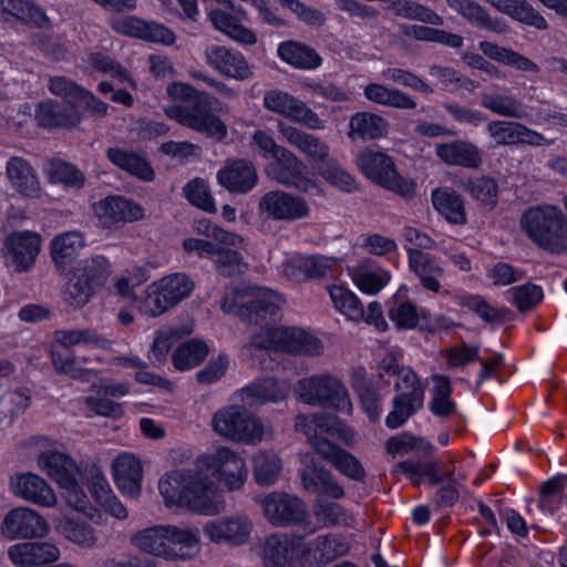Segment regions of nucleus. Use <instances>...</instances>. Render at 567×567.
Instances as JSON below:
<instances>
[{"label":"nucleus","mask_w":567,"mask_h":567,"mask_svg":"<svg viewBox=\"0 0 567 567\" xmlns=\"http://www.w3.org/2000/svg\"><path fill=\"white\" fill-rule=\"evenodd\" d=\"M264 106L292 122L310 130L324 128V122L300 99L280 91L271 90L264 95Z\"/></svg>","instance_id":"22"},{"label":"nucleus","mask_w":567,"mask_h":567,"mask_svg":"<svg viewBox=\"0 0 567 567\" xmlns=\"http://www.w3.org/2000/svg\"><path fill=\"white\" fill-rule=\"evenodd\" d=\"M302 463L301 481L307 492L334 499L343 496V488L334 482L329 472L315 462L312 456L305 455Z\"/></svg>","instance_id":"31"},{"label":"nucleus","mask_w":567,"mask_h":567,"mask_svg":"<svg viewBox=\"0 0 567 567\" xmlns=\"http://www.w3.org/2000/svg\"><path fill=\"white\" fill-rule=\"evenodd\" d=\"M183 249L188 255L212 260L218 272L224 276L243 274L248 267L238 248L210 238H186L183 240Z\"/></svg>","instance_id":"18"},{"label":"nucleus","mask_w":567,"mask_h":567,"mask_svg":"<svg viewBox=\"0 0 567 567\" xmlns=\"http://www.w3.org/2000/svg\"><path fill=\"white\" fill-rule=\"evenodd\" d=\"M12 19L38 27L49 24L48 16L33 0H0V20L10 21Z\"/></svg>","instance_id":"43"},{"label":"nucleus","mask_w":567,"mask_h":567,"mask_svg":"<svg viewBox=\"0 0 567 567\" xmlns=\"http://www.w3.org/2000/svg\"><path fill=\"white\" fill-rule=\"evenodd\" d=\"M131 385L128 382H115L106 378H97L93 381L91 393L85 396V406L95 415L117 419L124 414L122 403L114 401L127 395Z\"/></svg>","instance_id":"21"},{"label":"nucleus","mask_w":567,"mask_h":567,"mask_svg":"<svg viewBox=\"0 0 567 567\" xmlns=\"http://www.w3.org/2000/svg\"><path fill=\"white\" fill-rule=\"evenodd\" d=\"M392 11L395 16L416 20L423 23L441 27L444 19L431 8L413 0H396L392 3Z\"/></svg>","instance_id":"56"},{"label":"nucleus","mask_w":567,"mask_h":567,"mask_svg":"<svg viewBox=\"0 0 567 567\" xmlns=\"http://www.w3.org/2000/svg\"><path fill=\"white\" fill-rule=\"evenodd\" d=\"M258 213L265 219L292 221L308 216L309 207L300 196L285 190H269L260 197Z\"/></svg>","instance_id":"23"},{"label":"nucleus","mask_w":567,"mask_h":567,"mask_svg":"<svg viewBox=\"0 0 567 567\" xmlns=\"http://www.w3.org/2000/svg\"><path fill=\"white\" fill-rule=\"evenodd\" d=\"M93 214L101 226L112 228L142 219L144 209L140 204L126 197L113 195L95 203Z\"/></svg>","instance_id":"26"},{"label":"nucleus","mask_w":567,"mask_h":567,"mask_svg":"<svg viewBox=\"0 0 567 567\" xmlns=\"http://www.w3.org/2000/svg\"><path fill=\"white\" fill-rule=\"evenodd\" d=\"M43 173L51 183H62L72 188H81L84 185L83 173L62 159L48 161L43 166Z\"/></svg>","instance_id":"55"},{"label":"nucleus","mask_w":567,"mask_h":567,"mask_svg":"<svg viewBox=\"0 0 567 567\" xmlns=\"http://www.w3.org/2000/svg\"><path fill=\"white\" fill-rule=\"evenodd\" d=\"M277 53L282 62L300 70H316L322 63L316 50L296 41L281 42Z\"/></svg>","instance_id":"44"},{"label":"nucleus","mask_w":567,"mask_h":567,"mask_svg":"<svg viewBox=\"0 0 567 567\" xmlns=\"http://www.w3.org/2000/svg\"><path fill=\"white\" fill-rule=\"evenodd\" d=\"M209 348L205 341L192 339L179 344L172 354L176 370L187 371L198 365L208 354Z\"/></svg>","instance_id":"52"},{"label":"nucleus","mask_w":567,"mask_h":567,"mask_svg":"<svg viewBox=\"0 0 567 567\" xmlns=\"http://www.w3.org/2000/svg\"><path fill=\"white\" fill-rule=\"evenodd\" d=\"M358 164L361 173L373 184L405 199L415 195V182L401 175L395 162L388 154L368 150L360 154Z\"/></svg>","instance_id":"13"},{"label":"nucleus","mask_w":567,"mask_h":567,"mask_svg":"<svg viewBox=\"0 0 567 567\" xmlns=\"http://www.w3.org/2000/svg\"><path fill=\"white\" fill-rule=\"evenodd\" d=\"M107 157L115 166L142 181L150 182L154 178L153 168L138 154L118 147H111L107 150Z\"/></svg>","instance_id":"48"},{"label":"nucleus","mask_w":567,"mask_h":567,"mask_svg":"<svg viewBox=\"0 0 567 567\" xmlns=\"http://www.w3.org/2000/svg\"><path fill=\"white\" fill-rule=\"evenodd\" d=\"M364 95L374 103L404 110H413L416 102L409 94L396 90L388 89L381 84H369L364 87Z\"/></svg>","instance_id":"53"},{"label":"nucleus","mask_w":567,"mask_h":567,"mask_svg":"<svg viewBox=\"0 0 567 567\" xmlns=\"http://www.w3.org/2000/svg\"><path fill=\"white\" fill-rule=\"evenodd\" d=\"M3 532H48L44 518L28 507L10 511L3 520Z\"/></svg>","instance_id":"50"},{"label":"nucleus","mask_w":567,"mask_h":567,"mask_svg":"<svg viewBox=\"0 0 567 567\" xmlns=\"http://www.w3.org/2000/svg\"><path fill=\"white\" fill-rule=\"evenodd\" d=\"M166 91L171 99L187 103L164 107L168 118L216 140H223L226 136V125L210 112L209 94L183 82L168 84Z\"/></svg>","instance_id":"5"},{"label":"nucleus","mask_w":567,"mask_h":567,"mask_svg":"<svg viewBox=\"0 0 567 567\" xmlns=\"http://www.w3.org/2000/svg\"><path fill=\"white\" fill-rule=\"evenodd\" d=\"M305 164L291 151L286 148L277 159L268 164L267 175L277 183L293 187L300 192L319 195L321 188L318 183L305 174Z\"/></svg>","instance_id":"20"},{"label":"nucleus","mask_w":567,"mask_h":567,"mask_svg":"<svg viewBox=\"0 0 567 567\" xmlns=\"http://www.w3.org/2000/svg\"><path fill=\"white\" fill-rule=\"evenodd\" d=\"M248 478L245 457L234 449L218 445L199 453L190 467L174 468L158 481V491L167 506L216 516L226 507L223 489L239 491Z\"/></svg>","instance_id":"1"},{"label":"nucleus","mask_w":567,"mask_h":567,"mask_svg":"<svg viewBox=\"0 0 567 567\" xmlns=\"http://www.w3.org/2000/svg\"><path fill=\"white\" fill-rule=\"evenodd\" d=\"M82 118V112L72 103L45 100L35 109V121L42 127H73L80 124Z\"/></svg>","instance_id":"35"},{"label":"nucleus","mask_w":567,"mask_h":567,"mask_svg":"<svg viewBox=\"0 0 567 567\" xmlns=\"http://www.w3.org/2000/svg\"><path fill=\"white\" fill-rule=\"evenodd\" d=\"M278 131L288 144L309 159L324 181L343 192H351L352 177L334 159L328 157L329 146L323 141L284 123L278 125Z\"/></svg>","instance_id":"8"},{"label":"nucleus","mask_w":567,"mask_h":567,"mask_svg":"<svg viewBox=\"0 0 567 567\" xmlns=\"http://www.w3.org/2000/svg\"><path fill=\"white\" fill-rule=\"evenodd\" d=\"M257 502L275 527L302 526L308 522V506L295 494L275 491L259 496Z\"/></svg>","instance_id":"17"},{"label":"nucleus","mask_w":567,"mask_h":567,"mask_svg":"<svg viewBox=\"0 0 567 567\" xmlns=\"http://www.w3.org/2000/svg\"><path fill=\"white\" fill-rule=\"evenodd\" d=\"M8 555L14 565L38 567L58 560L60 550L48 542H27L11 546Z\"/></svg>","instance_id":"34"},{"label":"nucleus","mask_w":567,"mask_h":567,"mask_svg":"<svg viewBox=\"0 0 567 567\" xmlns=\"http://www.w3.org/2000/svg\"><path fill=\"white\" fill-rule=\"evenodd\" d=\"M209 19L218 31L226 34L235 42L243 45H254L257 43V35L251 29L237 22L236 17L221 9H213L209 12Z\"/></svg>","instance_id":"45"},{"label":"nucleus","mask_w":567,"mask_h":567,"mask_svg":"<svg viewBox=\"0 0 567 567\" xmlns=\"http://www.w3.org/2000/svg\"><path fill=\"white\" fill-rule=\"evenodd\" d=\"M291 390V382L286 378L259 377L234 394V400L248 406L284 401Z\"/></svg>","instance_id":"24"},{"label":"nucleus","mask_w":567,"mask_h":567,"mask_svg":"<svg viewBox=\"0 0 567 567\" xmlns=\"http://www.w3.org/2000/svg\"><path fill=\"white\" fill-rule=\"evenodd\" d=\"M11 492L33 504L52 507L56 504L53 488L41 476L27 472L18 473L10 477Z\"/></svg>","instance_id":"28"},{"label":"nucleus","mask_w":567,"mask_h":567,"mask_svg":"<svg viewBox=\"0 0 567 567\" xmlns=\"http://www.w3.org/2000/svg\"><path fill=\"white\" fill-rule=\"evenodd\" d=\"M388 120L371 112H357V135L363 140H379L389 133Z\"/></svg>","instance_id":"60"},{"label":"nucleus","mask_w":567,"mask_h":567,"mask_svg":"<svg viewBox=\"0 0 567 567\" xmlns=\"http://www.w3.org/2000/svg\"><path fill=\"white\" fill-rule=\"evenodd\" d=\"M175 340L174 331L171 328L163 327L156 331L148 352V360L153 365H161L166 361Z\"/></svg>","instance_id":"63"},{"label":"nucleus","mask_w":567,"mask_h":567,"mask_svg":"<svg viewBox=\"0 0 567 567\" xmlns=\"http://www.w3.org/2000/svg\"><path fill=\"white\" fill-rule=\"evenodd\" d=\"M566 487V474H557L548 478L540 486L538 499L528 502L527 511L533 513L534 509H538L540 513L548 515L555 513L563 504Z\"/></svg>","instance_id":"40"},{"label":"nucleus","mask_w":567,"mask_h":567,"mask_svg":"<svg viewBox=\"0 0 567 567\" xmlns=\"http://www.w3.org/2000/svg\"><path fill=\"white\" fill-rule=\"evenodd\" d=\"M85 246L84 236L80 231H66L55 236L51 240L50 248L56 269L65 272Z\"/></svg>","instance_id":"38"},{"label":"nucleus","mask_w":567,"mask_h":567,"mask_svg":"<svg viewBox=\"0 0 567 567\" xmlns=\"http://www.w3.org/2000/svg\"><path fill=\"white\" fill-rule=\"evenodd\" d=\"M433 207L447 223L465 225L467 214L461 194L449 187L436 188L431 194Z\"/></svg>","instance_id":"39"},{"label":"nucleus","mask_w":567,"mask_h":567,"mask_svg":"<svg viewBox=\"0 0 567 567\" xmlns=\"http://www.w3.org/2000/svg\"><path fill=\"white\" fill-rule=\"evenodd\" d=\"M42 245L40 234L31 230L13 231L3 243V258L17 271L28 270L35 261Z\"/></svg>","instance_id":"25"},{"label":"nucleus","mask_w":567,"mask_h":567,"mask_svg":"<svg viewBox=\"0 0 567 567\" xmlns=\"http://www.w3.org/2000/svg\"><path fill=\"white\" fill-rule=\"evenodd\" d=\"M29 445L38 451L37 465L50 480L65 491L68 504L73 508L72 518L68 519L66 532H91L86 523L74 524L73 520L82 517L92 524L100 525L103 514L92 506L78 482V466L65 453L60 451L58 441L48 436H33Z\"/></svg>","instance_id":"2"},{"label":"nucleus","mask_w":567,"mask_h":567,"mask_svg":"<svg viewBox=\"0 0 567 567\" xmlns=\"http://www.w3.org/2000/svg\"><path fill=\"white\" fill-rule=\"evenodd\" d=\"M186 199L197 208L213 213L215 212V202L210 195L208 185L202 178H194L184 186Z\"/></svg>","instance_id":"62"},{"label":"nucleus","mask_w":567,"mask_h":567,"mask_svg":"<svg viewBox=\"0 0 567 567\" xmlns=\"http://www.w3.org/2000/svg\"><path fill=\"white\" fill-rule=\"evenodd\" d=\"M6 175L11 187L22 197L40 198L42 188L32 165L24 158L12 156L7 161Z\"/></svg>","instance_id":"33"},{"label":"nucleus","mask_w":567,"mask_h":567,"mask_svg":"<svg viewBox=\"0 0 567 567\" xmlns=\"http://www.w3.org/2000/svg\"><path fill=\"white\" fill-rule=\"evenodd\" d=\"M218 184L230 193H249L257 184L258 177L254 164L245 159L228 162L217 173Z\"/></svg>","instance_id":"32"},{"label":"nucleus","mask_w":567,"mask_h":567,"mask_svg":"<svg viewBox=\"0 0 567 567\" xmlns=\"http://www.w3.org/2000/svg\"><path fill=\"white\" fill-rule=\"evenodd\" d=\"M212 427L219 436L243 444H257L266 436L261 420L238 405L218 410L212 419Z\"/></svg>","instance_id":"14"},{"label":"nucleus","mask_w":567,"mask_h":567,"mask_svg":"<svg viewBox=\"0 0 567 567\" xmlns=\"http://www.w3.org/2000/svg\"><path fill=\"white\" fill-rule=\"evenodd\" d=\"M206 63L219 74L243 81L252 75L246 58L224 45H209L205 50Z\"/></svg>","instance_id":"27"},{"label":"nucleus","mask_w":567,"mask_h":567,"mask_svg":"<svg viewBox=\"0 0 567 567\" xmlns=\"http://www.w3.org/2000/svg\"><path fill=\"white\" fill-rule=\"evenodd\" d=\"M89 491L94 501L100 504L107 514L116 519H125L127 517V509L114 495L105 475L97 468L91 476Z\"/></svg>","instance_id":"42"},{"label":"nucleus","mask_w":567,"mask_h":567,"mask_svg":"<svg viewBox=\"0 0 567 567\" xmlns=\"http://www.w3.org/2000/svg\"><path fill=\"white\" fill-rule=\"evenodd\" d=\"M330 298L336 309L348 320L354 318V293L343 282H336L329 287Z\"/></svg>","instance_id":"64"},{"label":"nucleus","mask_w":567,"mask_h":567,"mask_svg":"<svg viewBox=\"0 0 567 567\" xmlns=\"http://www.w3.org/2000/svg\"><path fill=\"white\" fill-rule=\"evenodd\" d=\"M195 288L185 272H173L150 284L138 302V310L150 317H158L188 298Z\"/></svg>","instance_id":"12"},{"label":"nucleus","mask_w":567,"mask_h":567,"mask_svg":"<svg viewBox=\"0 0 567 567\" xmlns=\"http://www.w3.org/2000/svg\"><path fill=\"white\" fill-rule=\"evenodd\" d=\"M461 187L474 200L489 210L494 209L498 203L497 182L488 175H481L462 181Z\"/></svg>","instance_id":"49"},{"label":"nucleus","mask_w":567,"mask_h":567,"mask_svg":"<svg viewBox=\"0 0 567 567\" xmlns=\"http://www.w3.org/2000/svg\"><path fill=\"white\" fill-rule=\"evenodd\" d=\"M390 280V271L375 261L367 260L357 266V289L365 295H378Z\"/></svg>","instance_id":"47"},{"label":"nucleus","mask_w":567,"mask_h":567,"mask_svg":"<svg viewBox=\"0 0 567 567\" xmlns=\"http://www.w3.org/2000/svg\"><path fill=\"white\" fill-rule=\"evenodd\" d=\"M447 6L472 25L495 33H504L507 24L499 18H492L488 11L474 0H445Z\"/></svg>","instance_id":"36"},{"label":"nucleus","mask_w":567,"mask_h":567,"mask_svg":"<svg viewBox=\"0 0 567 567\" xmlns=\"http://www.w3.org/2000/svg\"><path fill=\"white\" fill-rule=\"evenodd\" d=\"M280 470V458L274 451H259L255 454V480L259 485L272 484L278 477Z\"/></svg>","instance_id":"58"},{"label":"nucleus","mask_w":567,"mask_h":567,"mask_svg":"<svg viewBox=\"0 0 567 567\" xmlns=\"http://www.w3.org/2000/svg\"><path fill=\"white\" fill-rule=\"evenodd\" d=\"M114 483L121 493L131 498L140 495L143 480V465L132 453H121L112 462Z\"/></svg>","instance_id":"29"},{"label":"nucleus","mask_w":567,"mask_h":567,"mask_svg":"<svg viewBox=\"0 0 567 567\" xmlns=\"http://www.w3.org/2000/svg\"><path fill=\"white\" fill-rule=\"evenodd\" d=\"M405 250L409 267L417 276L422 286L432 292H439L441 289L440 279L444 275V269L434 258L419 249L405 247Z\"/></svg>","instance_id":"37"},{"label":"nucleus","mask_w":567,"mask_h":567,"mask_svg":"<svg viewBox=\"0 0 567 567\" xmlns=\"http://www.w3.org/2000/svg\"><path fill=\"white\" fill-rule=\"evenodd\" d=\"M348 550L340 534H324L311 543L301 534H269L261 557L265 567H324Z\"/></svg>","instance_id":"3"},{"label":"nucleus","mask_w":567,"mask_h":567,"mask_svg":"<svg viewBox=\"0 0 567 567\" xmlns=\"http://www.w3.org/2000/svg\"><path fill=\"white\" fill-rule=\"evenodd\" d=\"M435 155L446 165L468 169H476L483 163L481 148L465 140L436 144Z\"/></svg>","instance_id":"30"},{"label":"nucleus","mask_w":567,"mask_h":567,"mask_svg":"<svg viewBox=\"0 0 567 567\" xmlns=\"http://www.w3.org/2000/svg\"><path fill=\"white\" fill-rule=\"evenodd\" d=\"M435 385L429 403L430 411L440 417H446L456 410L455 403L451 400L452 386L450 379L444 375L434 377Z\"/></svg>","instance_id":"57"},{"label":"nucleus","mask_w":567,"mask_h":567,"mask_svg":"<svg viewBox=\"0 0 567 567\" xmlns=\"http://www.w3.org/2000/svg\"><path fill=\"white\" fill-rule=\"evenodd\" d=\"M54 341L64 348L59 351L56 348L52 349L51 357L54 368L62 373H65L74 379L89 380L87 375L90 370L83 371L78 367V360L69 351L70 347L79 344H92L103 347L102 340L93 330H61L54 334Z\"/></svg>","instance_id":"19"},{"label":"nucleus","mask_w":567,"mask_h":567,"mask_svg":"<svg viewBox=\"0 0 567 567\" xmlns=\"http://www.w3.org/2000/svg\"><path fill=\"white\" fill-rule=\"evenodd\" d=\"M361 377V372L357 370V396L360 409L367 415L369 422L377 423L382 413L383 398L375 383L367 382L364 379L359 382Z\"/></svg>","instance_id":"51"},{"label":"nucleus","mask_w":567,"mask_h":567,"mask_svg":"<svg viewBox=\"0 0 567 567\" xmlns=\"http://www.w3.org/2000/svg\"><path fill=\"white\" fill-rule=\"evenodd\" d=\"M285 303L284 297L266 287L237 284L227 288L220 302L224 313L236 315L241 320L259 323L272 319Z\"/></svg>","instance_id":"7"},{"label":"nucleus","mask_w":567,"mask_h":567,"mask_svg":"<svg viewBox=\"0 0 567 567\" xmlns=\"http://www.w3.org/2000/svg\"><path fill=\"white\" fill-rule=\"evenodd\" d=\"M461 306L474 312L481 320L488 324H503L507 321L509 310L505 307H494L480 295L463 297Z\"/></svg>","instance_id":"54"},{"label":"nucleus","mask_w":567,"mask_h":567,"mask_svg":"<svg viewBox=\"0 0 567 567\" xmlns=\"http://www.w3.org/2000/svg\"><path fill=\"white\" fill-rule=\"evenodd\" d=\"M481 105L503 117L523 120L527 116L523 102L513 94L483 92L481 94Z\"/></svg>","instance_id":"46"},{"label":"nucleus","mask_w":567,"mask_h":567,"mask_svg":"<svg viewBox=\"0 0 567 567\" xmlns=\"http://www.w3.org/2000/svg\"><path fill=\"white\" fill-rule=\"evenodd\" d=\"M131 542L142 551L165 559H187L199 550L196 534H134Z\"/></svg>","instance_id":"16"},{"label":"nucleus","mask_w":567,"mask_h":567,"mask_svg":"<svg viewBox=\"0 0 567 567\" xmlns=\"http://www.w3.org/2000/svg\"><path fill=\"white\" fill-rule=\"evenodd\" d=\"M322 349L321 341L308 330L297 327H268L251 337V341L244 348V355L252 358L255 351H275L316 357Z\"/></svg>","instance_id":"9"},{"label":"nucleus","mask_w":567,"mask_h":567,"mask_svg":"<svg viewBox=\"0 0 567 567\" xmlns=\"http://www.w3.org/2000/svg\"><path fill=\"white\" fill-rule=\"evenodd\" d=\"M295 426L307 436L310 446L318 454L346 476L354 477V457L322 436L328 434L346 444L351 443L353 433L339 415L328 412L300 414L296 417Z\"/></svg>","instance_id":"4"},{"label":"nucleus","mask_w":567,"mask_h":567,"mask_svg":"<svg viewBox=\"0 0 567 567\" xmlns=\"http://www.w3.org/2000/svg\"><path fill=\"white\" fill-rule=\"evenodd\" d=\"M395 395L392 409L385 416V425L391 430L403 426L424 405L425 392L415 372L403 371L402 380L394 384Z\"/></svg>","instance_id":"15"},{"label":"nucleus","mask_w":567,"mask_h":567,"mask_svg":"<svg viewBox=\"0 0 567 567\" xmlns=\"http://www.w3.org/2000/svg\"><path fill=\"white\" fill-rule=\"evenodd\" d=\"M87 63L94 71L107 74L120 83H127L132 87H135V81L132 79L130 72L110 56L100 52L93 53L89 56Z\"/></svg>","instance_id":"61"},{"label":"nucleus","mask_w":567,"mask_h":567,"mask_svg":"<svg viewBox=\"0 0 567 567\" xmlns=\"http://www.w3.org/2000/svg\"><path fill=\"white\" fill-rule=\"evenodd\" d=\"M112 271L111 261L102 255L85 259L72 271L63 290L64 300L73 308L85 306L103 288Z\"/></svg>","instance_id":"11"},{"label":"nucleus","mask_w":567,"mask_h":567,"mask_svg":"<svg viewBox=\"0 0 567 567\" xmlns=\"http://www.w3.org/2000/svg\"><path fill=\"white\" fill-rule=\"evenodd\" d=\"M295 394L300 402L311 406L330 409L346 415L352 413L348 389L339 378L330 373L300 379L295 386Z\"/></svg>","instance_id":"10"},{"label":"nucleus","mask_w":567,"mask_h":567,"mask_svg":"<svg viewBox=\"0 0 567 567\" xmlns=\"http://www.w3.org/2000/svg\"><path fill=\"white\" fill-rule=\"evenodd\" d=\"M427 311L419 308L410 300L395 301L389 309V317L398 329L412 330L419 324L420 318H426Z\"/></svg>","instance_id":"59"},{"label":"nucleus","mask_w":567,"mask_h":567,"mask_svg":"<svg viewBox=\"0 0 567 567\" xmlns=\"http://www.w3.org/2000/svg\"><path fill=\"white\" fill-rule=\"evenodd\" d=\"M497 11L508 16L511 19L537 30L548 28L545 18L527 0H485Z\"/></svg>","instance_id":"41"},{"label":"nucleus","mask_w":567,"mask_h":567,"mask_svg":"<svg viewBox=\"0 0 567 567\" xmlns=\"http://www.w3.org/2000/svg\"><path fill=\"white\" fill-rule=\"evenodd\" d=\"M519 225L537 247L549 254H567V217L559 207L530 206L523 212Z\"/></svg>","instance_id":"6"}]
</instances>
